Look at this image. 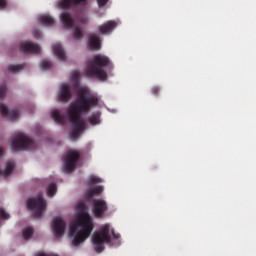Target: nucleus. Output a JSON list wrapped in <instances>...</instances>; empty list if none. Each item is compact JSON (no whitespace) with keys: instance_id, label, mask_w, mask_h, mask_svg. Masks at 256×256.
I'll return each mask as SVG.
<instances>
[{"instance_id":"f257e3e1","label":"nucleus","mask_w":256,"mask_h":256,"mask_svg":"<svg viewBox=\"0 0 256 256\" xmlns=\"http://www.w3.org/2000/svg\"><path fill=\"white\" fill-rule=\"evenodd\" d=\"M98 103L99 100L96 96L85 94L83 90H80L78 98L67 110L69 122L73 125L72 139H77L80 133L85 130V122L81 115L88 114L92 108L97 107Z\"/></svg>"},{"instance_id":"f03ea898","label":"nucleus","mask_w":256,"mask_h":256,"mask_svg":"<svg viewBox=\"0 0 256 256\" xmlns=\"http://www.w3.org/2000/svg\"><path fill=\"white\" fill-rule=\"evenodd\" d=\"M77 209L80 214L77 217L76 222H73L70 225V235L74 236L72 239V245L74 247L79 246L86 239H88L94 229L92 217L88 213L85 203H77Z\"/></svg>"},{"instance_id":"7ed1b4c3","label":"nucleus","mask_w":256,"mask_h":256,"mask_svg":"<svg viewBox=\"0 0 256 256\" xmlns=\"http://www.w3.org/2000/svg\"><path fill=\"white\" fill-rule=\"evenodd\" d=\"M112 69V63L110 59L102 54L94 55L91 60L88 61L86 66V74L89 78H97L104 82L107 80V73L105 69Z\"/></svg>"},{"instance_id":"20e7f679","label":"nucleus","mask_w":256,"mask_h":256,"mask_svg":"<svg viewBox=\"0 0 256 256\" xmlns=\"http://www.w3.org/2000/svg\"><path fill=\"white\" fill-rule=\"evenodd\" d=\"M92 243L96 253H101L105 249L104 244L111 243L110 226L105 224L99 231L94 232Z\"/></svg>"},{"instance_id":"39448f33","label":"nucleus","mask_w":256,"mask_h":256,"mask_svg":"<svg viewBox=\"0 0 256 256\" xmlns=\"http://www.w3.org/2000/svg\"><path fill=\"white\" fill-rule=\"evenodd\" d=\"M26 205L33 212V217L36 219H40L45 209H47V202L43 198V193H39L37 198H29L26 201Z\"/></svg>"},{"instance_id":"423d86ee","label":"nucleus","mask_w":256,"mask_h":256,"mask_svg":"<svg viewBox=\"0 0 256 256\" xmlns=\"http://www.w3.org/2000/svg\"><path fill=\"white\" fill-rule=\"evenodd\" d=\"M33 149H37V143L23 134H18L12 141L13 151H27Z\"/></svg>"},{"instance_id":"0eeeda50","label":"nucleus","mask_w":256,"mask_h":256,"mask_svg":"<svg viewBox=\"0 0 256 256\" xmlns=\"http://www.w3.org/2000/svg\"><path fill=\"white\" fill-rule=\"evenodd\" d=\"M79 158L80 154L77 151H67L66 156H63V161L67 172H72L75 169Z\"/></svg>"},{"instance_id":"6e6552de","label":"nucleus","mask_w":256,"mask_h":256,"mask_svg":"<svg viewBox=\"0 0 256 256\" xmlns=\"http://www.w3.org/2000/svg\"><path fill=\"white\" fill-rule=\"evenodd\" d=\"M92 212L96 218H102L108 210V205L103 199H92Z\"/></svg>"},{"instance_id":"1a4fd4ad","label":"nucleus","mask_w":256,"mask_h":256,"mask_svg":"<svg viewBox=\"0 0 256 256\" xmlns=\"http://www.w3.org/2000/svg\"><path fill=\"white\" fill-rule=\"evenodd\" d=\"M20 52L24 54L38 55L39 53H41V46L31 41H25L20 44Z\"/></svg>"},{"instance_id":"9d476101","label":"nucleus","mask_w":256,"mask_h":256,"mask_svg":"<svg viewBox=\"0 0 256 256\" xmlns=\"http://www.w3.org/2000/svg\"><path fill=\"white\" fill-rule=\"evenodd\" d=\"M52 230L55 238H61L66 230L65 221L60 217L54 218V221L52 224Z\"/></svg>"},{"instance_id":"9b49d317","label":"nucleus","mask_w":256,"mask_h":256,"mask_svg":"<svg viewBox=\"0 0 256 256\" xmlns=\"http://www.w3.org/2000/svg\"><path fill=\"white\" fill-rule=\"evenodd\" d=\"M58 101L62 103H68L72 98L71 87L68 84H63L57 93Z\"/></svg>"},{"instance_id":"f8f14e48","label":"nucleus","mask_w":256,"mask_h":256,"mask_svg":"<svg viewBox=\"0 0 256 256\" xmlns=\"http://www.w3.org/2000/svg\"><path fill=\"white\" fill-rule=\"evenodd\" d=\"M0 112L2 117L7 118L10 121H15L19 118L18 109L9 110L7 106L3 103H0Z\"/></svg>"},{"instance_id":"ddd939ff","label":"nucleus","mask_w":256,"mask_h":256,"mask_svg":"<svg viewBox=\"0 0 256 256\" xmlns=\"http://www.w3.org/2000/svg\"><path fill=\"white\" fill-rule=\"evenodd\" d=\"M87 5V0H61L59 2V7L61 9H68L70 7H84Z\"/></svg>"},{"instance_id":"4468645a","label":"nucleus","mask_w":256,"mask_h":256,"mask_svg":"<svg viewBox=\"0 0 256 256\" xmlns=\"http://www.w3.org/2000/svg\"><path fill=\"white\" fill-rule=\"evenodd\" d=\"M88 49L90 51H98L101 49V40L98 35L91 33L88 38Z\"/></svg>"},{"instance_id":"2eb2a0df","label":"nucleus","mask_w":256,"mask_h":256,"mask_svg":"<svg viewBox=\"0 0 256 256\" xmlns=\"http://www.w3.org/2000/svg\"><path fill=\"white\" fill-rule=\"evenodd\" d=\"M117 24L114 21H108L98 27V32L101 35L110 34L115 28Z\"/></svg>"},{"instance_id":"dca6fc26","label":"nucleus","mask_w":256,"mask_h":256,"mask_svg":"<svg viewBox=\"0 0 256 256\" xmlns=\"http://www.w3.org/2000/svg\"><path fill=\"white\" fill-rule=\"evenodd\" d=\"M60 19L65 29L73 28L74 20L71 18L70 13L63 12L60 16Z\"/></svg>"},{"instance_id":"f3484780","label":"nucleus","mask_w":256,"mask_h":256,"mask_svg":"<svg viewBox=\"0 0 256 256\" xmlns=\"http://www.w3.org/2000/svg\"><path fill=\"white\" fill-rule=\"evenodd\" d=\"M53 53L57 57V59H59L60 61L62 62L66 61V55L61 44L53 45Z\"/></svg>"},{"instance_id":"a211bd4d","label":"nucleus","mask_w":256,"mask_h":256,"mask_svg":"<svg viewBox=\"0 0 256 256\" xmlns=\"http://www.w3.org/2000/svg\"><path fill=\"white\" fill-rule=\"evenodd\" d=\"M104 191V188L102 185H98L95 187H92L87 190L86 192V198L87 199H92L95 195H100Z\"/></svg>"},{"instance_id":"6ab92c4d","label":"nucleus","mask_w":256,"mask_h":256,"mask_svg":"<svg viewBox=\"0 0 256 256\" xmlns=\"http://www.w3.org/2000/svg\"><path fill=\"white\" fill-rule=\"evenodd\" d=\"M39 22L44 26L51 27L55 24V19L49 14H43L39 17Z\"/></svg>"},{"instance_id":"aec40b11","label":"nucleus","mask_w":256,"mask_h":256,"mask_svg":"<svg viewBox=\"0 0 256 256\" xmlns=\"http://www.w3.org/2000/svg\"><path fill=\"white\" fill-rule=\"evenodd\" d=\"M51 117L57 124L64 125L65 116L59 110L54 109L51 113Z\"/></svg>"},{"instance_id":"412c9836","label":"nucleus","mask_w":256,"mask_h":256,"mask_svg":"<svg viewBox=\"0 0 256 256\" xmlns=\"http://www.w3.org/2000/svg\"><path fill=\"white\" fill-rule=\"evenodd\" d=\"M15 169V162L9 161L6 163L5 170H0V176L7 177L13 173V170Z\"/></svg>"},{"instance_id":"4be33fe9","label":"nucleus","mask_w":256,"mask_h":256,"mask_svg":"<svg viewBox=\"0 0 256 256\" xmlns=\"http://www.w3.org/2000/svg\"><path fill=\"white\" fill-rule=\"evenodd\" d=\"M100 118H101V113L99 111L94 112L88 118V122L90 123L91 126H96V125H99L101 123Z\"/></svg>"},{"instance_id":"5701e85b","label":"nucleus","mask_w":256,"mask_h":256,"mask_svg":"<svg viewBox=\"0 0 256 256\" xmlns=\"http://www.w3.org/2000/svg\"><path fill=\"white\" fill-rule=\"evenodd\" d=\"M25 69V64H10L8 65V71L12 74H17Z\"/></svg>"},{"instance_id":"b1692460","label":"nucleus","mask_w":256,"mask_h":256,"mask_svg":"<svg viewBox=\"0 0 256 256\" xmlns=\"http://www.w3.org/2000/svg\"><path fill=\"white\" fill-rule=\"evenodd\" d=\"M84 38V33L80 26L73 27V39L75 41H81Z\"/></svg>"},{"instance_id":"393cba45","label":"nucleus","mask_w":256,"mask_h":256,"mask_svg":"<svg viewBox=\"0 0 256 256\" xmlns=\"http://www.w3.org/2000/svg\"><path fill=\"white\" fill-rule=\"evenodd\" d=\"M56 192H57L56 184L55 183H50L48 185V188H47V195H48V197L51 198V197L55 196Z\"/></svg>"},{"instance_id":"a878e982","label":"nucleus","mask_w":256,"mask_h":256,"mask_svg":"<svg viewBox=\"0 0 256 256\" xmlns=\"http://www.w3.org/2000/svg\"><path fill=\"white\" fill-rule=\"evenodd\" d=\"M40 67H41L42 71H49V70H51V67H52L51 61L45 60V59L42 60L40 62Z\"/></svg>"},{"instance_id":"bb28decb","label":"nucleus","mask_w":256,"mask_h":256,"mask_svg":"<svg viewBox=\"0 0 256 256\" xmlns=\"http://www.w3.org/2000/svg\"><path fill=\"white\" fill-rule=\"evenodd\" d=\"M33 236V227H26L23 230V237L25 240H29Z\"/></svg>"},{"instance_id":"cd10ccee","label":"nucleus","mask_w":256,"mask_h":256,"mask_svg":"<svg viewBox=\"0 0 256 256\" xmlns=\"http://www.w3.org/2000/svg\"><path fill=\"white\" fill-rule=\"evenodd\" d=\"M6 94H7V85L5 84L0 85V99L5 98Z\"/></svg>"},{"instance_id":"c85d7f7f","label":"nucleus","mask_w":256,"mask_h":256,"mask_svg":"<svg viewBox=\"0 0 256 256\" xmlns=\"http://www.w3.org/2000/svg\"><path fill=\"white\" fill-rule=\"evenodd\" d=\"M79 77H80V73L75 70L71 73V80L74 82V83H77L79 81Z\"/></svg>"},{"instance_id":"c756f323","label":"nucleus","mask_w":256,"mask_h":256,"mask_svg":"<svg viewBox=\"0 0 256 256\" xmlns=\"http://www.w3.org/2000/svg\"><path fill=\"white\" fill-rule=\"evenodd\" d=\"M9 213H7V211H5V209L0 208V218L3 220H8L9 219Z\"/></svg>"},{"instance_id":"7c9ffc66","label":"nucleus","mask_w":256,"mask_h":256,"mask_svg":"<svg viewBox=\"0 0 256 256\" xmlns=\"http://www.w3.org/2000/svg\"><path fill=\"white\" fill-rule=\"evenodd\" d=\"M102 179L96 176H92L89 180L90 184L101 183Z\"/></svg>"},{"instance_id":"2f4dec72","label":"nucleus","mask_w":256,"mask_h":256,"mask_svg":"<svg viewBox=\"0 0 256 256\" xmlns=\"http://www.w3.org/2000/svg\"><path fill=\"white\" fill-rule=\"evenodd\" d=\"M32 35L37 40L41 39V31L37 29L32 30Z\"/></svg>"},{"instance_id":"473e14b6","label":"nucleus","mask_w":256,"mask_h":256,"mask_svg":"<svg viewBox=\"0 0 256 256\" xmlns=\"http://www.w3.org/2000/svg\"><path fill=\"white\" fill-rule=\"evenodd\" d=\"M109 0H97L99 8H103L106 6Z\"/></svg>"},{"instance_id":"72a5a7b5","label":"nucleus","mask_w":256,"mask_h":256,"mask_svg":"<svg viewBox=\"0 0 256 256\" xmlns=\"http://www.w3.org/2000/svg\"><path fill=\"white\" fill-rule=\"evenodd\" d=\"M151 92L154 96H157L160 93V88L158 86H154L152 87Z\"/></svg>"},{"instance_id":"f704fd0d","label":"nucleus","mask_w":256,"mask_h":256,"mask_svg":"<svg viewBox=\"0 0 256 256\" xmlns=\"http://www.w3.org/2000/svg\"><path fill=\"white\" fill-rule=\"evenodd\" d=\"M7 7V0H0V10H3Z\"/></svg>"},{"instance_id":"c9c22d12","label":"nucleus","mask_w":256,"mask_h":256,"mask_svg":"<svg viewBox=\"0 0 256 256\" xmlns=\"http://www.w3.org/2000/svg\"><path fill=\"white\" fill-rule=\"evenodd\" d=\"M112 235H113V237H114L115 239H119V238H120V234H116V233L114 232V230H112Z\"/></svg>"},{"instance_id":"e433bc0d","label":"nucleus","mask_w":256,"mask_h":256,"mask_svg":"<svg viewBox=\"0 0 256 256\" xmlns=\"http://www.w3.org/2000/svg\"><path fill=\"white\" fill-rule=\"evenodd\" d=\"M37 256H56L55 254H37Z\"/></svg>"},{"instance_id":"4c0bfd02","label":"nucleus","mask_w":256,"mask_h":256,"mask_svg":"<svg viewBox=\"0 0 256 256\" xmlns=\"http://www.w3.org/2000/svg\"><path fill=\"white\" fill-rule=\"evenodd\" d=\"M3 157V146H0V158Z\"/></svg>"},{"instance_id":"58836bf2","label":"nucleus","mask_w":256,"mask_h":256,"mask_svg":"<svg viewBox=\"0 0 256 256\" xmlns=\"http://www.w3.org/2000/svg\"><path fill=\"white\" fill-rule=\"evenodd\" d=\"M87 22H88L87 19L81 20V23H82V24H87Z\"/></svg>"}]
</instances>
